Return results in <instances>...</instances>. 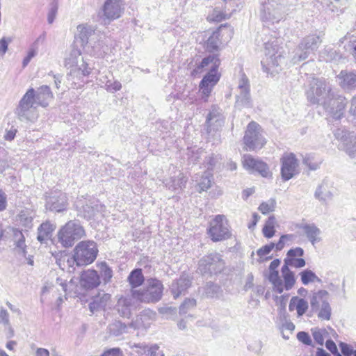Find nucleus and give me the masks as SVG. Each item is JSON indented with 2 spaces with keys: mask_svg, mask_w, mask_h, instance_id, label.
Returning <instances> with one entry per match:
<instances>
[{
  "mask_svg": "<svg viewBox=\"0 0 356 356\" xmlns=\"http://www.w3.org/2000/svg\"><path fill=\"white\" fill-rule=\"evenodd\" d=\"M332 196V192L328 189L327 184L324 181L317 187L314 193L315 198L321 202L331 200Z\"/></svg>",
  "mask_w": 356,
  "mask_h": 356,
  "instance_id": "58836bf2",
  "label": "nucleus"
},
{
  "mask_svg": "<svg viewBox=\"0 0 356 356\" xmlns=\"http://www.w3.org/2000/svg\"><path fill=\"white\" fill-rule=\"evenodd\" d=\"M309 305L307 300L300 298L297 296L292 297L290 300L289 309V311L296 310L298 316H302L308 309Z\"/></svg>",
  "mask_w": 356,
  "mask_h": 356,
  "instance_id": "c9c22d12",
  "label": "nucleus"
},
{
  "mask_svg": "<svg viewBox=\"0 0 356 356\" xmlns=\"http://www.w3.org/2000/svg\"><path fill=\"white\" fill-rule=\"evenodd\" d=\"M111 78H113V74L111 73V71L108 70L107 69H104L103 71L99 72L97 80L100 82L101 84H102V86L105 83H107L108 79H110Z\"/></svg>",
  "mask_w": 356,
  "mask_h": 356,
  "instance_id": "338daca9",
  "label": "nucleus"
},
{
  "mask_svg": "<svg viewBox=\"0 0 356 356\" xmlns=\"http://www.w3.org/2000/svg\"><path fill=\"white\" fill-rule=\"evenodd\" d=\"M78 38L81 40V45L86 47L92 40L97 39L100 32L95 27L88 24H80L77 26Z\"/></svg>",
  "mask_w": 356,
  "mask_h": 356,
  "instance_id": "b1692460",
  "label": "nucleus"
},
{
  "mask_svg": "<svg viewBox=\"0 0 356 356\" xmlns=\"http://www.w3.org/2000/svg\"><path fill=\"white\" fill-rule=\"evenodd\" d=\"M207 234L213 242L223 241L232 236L231 227L225 215L218 214L210 221Z\"/></svg>",
  "mask_w": 356,
  "mask_h": 356,
  "instance_id": "0eeeda50",
  "label": "nucleus"
},
{
  "mask_svg": "<svg viewBox=\"0 0 356 356\" xmlns=\"http://www.w3.org/2000/svg\"><path fill=\"white\" fill-rule=\"evenodd\" d=\"M72 261L76 266H86L92 263L97 257L98 250L93 241H81L74 250Z\"/></svg>",
  "mask_w": 356,
  "mask_h": 356,
  "instance_id": "9d476101",
  "label": "nucleus"
},
{
  "mask_svg": "<svg viewBox=\"0 0 356 356\" xmlns=\"http://www.w3.org/2000/svg\"><path fill=\"white\" fill-rule=\"evenodd\" d=\"M328 292L325 290H319L313 292L309 296V302L312 311L316 312L324 301H327Z\"/></svg>",
  "mask_w": 356,
  "mask_h": 356,
  "instance_id": "72a5a7b5",
  "label": "nucleus"
},
{
  "mask_svg": "<svg viewBox=\"0 0 356 356\" xmlns=\"http://www.w3.org/2000/svg\"><path fill=\"white\" fill-rule=\"evenodd\" d=\"M245 149L254 151L261 149L266 141L261 134V127L259 124L252 121L247 127L243 137Z\"/></svg>",
  "mask_w": 356,
  "mask_h": 356,
  "instance_id": "f8f14e48",
  "label": "nucleus"
},
{
  "mask_svg": "<svg viewBox=\"0 0 356 356\" xmlns=\"http://www.w3.org/2000/svg\"><path fill=\"white\" fill-rule=\"evenodd\" d=\"M154 316L155 313L152 310H144L129 324V327L134 330H146L149 327Z\"/></svg>",
  "mask_w": 356,
  "mask_h": 356,
  "instance_id": "393cba45",
  "label": "nucleus"
},
{
  "mask_svg": "<svg viewBox=\"0 0 356 356\" xmlns=\"http://www.w3.org/2000/svg\"><path fill=\"white\" fill-rule=\"evenodd\" d=\"M268 280L272 283L274 291L278 293H282L283 292L284 284H283V282L279 276L278 271L270 273L268 275Z\"/></svg>",
  "mask_w": 356,
  "mask_h": 356,
  "instance_id": "c03bdc74",
  "label": "nucleus"
},
{
  "mask_svg": "<svg viewBox=\"0 0 356 356\" xmlns=\"http://www.w3.org/2000/svg\"><path fill=\"white\" fill-rule=\"evenodd\" d=\"M191 279L190 277L183 273L179 278L174 280L170 286V290L175 299H177L181 295H185L188 288L191 286Z\"/></svg>",
  "mask_w": 356,
  "mask_h": 356,
  "instance_id": "5701e85b",
  "label": "nucleus"
},
{
  "mask_svg": "<svg viewBox=\"0 0 356 356\" xmlns=\"http://www.w3.org/2000/svg\"><path fill=\"white\" fill-rule=\"evenodd\" d=\"M35 100V90L33 88H31L20 99L15 112L20 121L31 120L29 116L30 109L36 108L38 106Z\"/></svg>",
  "mask_w": 356,
  "mask_h": 356,
  "instance_id": "2eb2a0df",
  "label": "nucleus"
},
{
  "mask_svg": "<svg viewBox=\"0 0 356 356\" xmlns=\"http://www.w3.org/2000/svg\"><path fill=\"white\" fill-rule=\"evenodd\" d=\"M301 281L304 285L311 282H321V280L311 270L306 269L300 273Z\"/></svg>",
  "mask_w": 356,
  "mask_h": 356,
  "instance_id": "a18cd8bd",
  "label": "nucleus"
},
{
  "mask_svg": "<svg viewBox=\"0 0 356 356\" xmlns=\"http://www.w3.org/2000/svg\"><path fill=\"white\" fill-rule=\"evenodd\" d=\"M281 175L284 181H288L298 173V163L296 155L286 154L281 158Z\"/></svg>",
  "mask_w": 356,
  "mask_h": 356,
  "instance_id": "aec40b11",
  "label": "nucleus"
},
{
  "mask_svg": "<svg viewBox=\"0 0 356 356\" xmlns=\"http://www.w3.org/2000/svg\"><path fill=\"white\" fill-rule=\"evenodd\" d=\"M235 106L238 108L252 106L249 80L245 74L238 81Z\"/></svg>",
  "mask_w": 356,
  "mask_h": 356,
  "instance_id": "dca6fc26",
  "label": "nucleus"
},
{
  "mask_svg": "<svg viewBox=\"0 0 356 356\" xmlns=\"http://www.w3.org/2000/svg\"><path fill=\"white\" fill-rule=\"evenodd\" d=\"M225 267L222 256L218 252H211L202 257L198 262L197 270L202 275L221 273Z\"/></svg>",
  "mask_w": 356,
  "mask_h": 356,
  "instance_id": "9b49d317",
  "label": "nucleus"
},
{
  "mask_svg": "<svg viewBox=\"0 0 356 356\" xmlns=\"http://www.w3.org/2000/svg\"><path fill=\"white\" fill-rule=\"evenodd\" d=\"M319 309L317 311L318 317L321 320L328 321L330 319L332 309L328 301H324L320 306Z\"/></svg>",
  "mask_w": 356,
  "mask_h": 356,
  "instance_id": "8fccbe9b",
  "label": "nucleus"
},
{
  "mask_svg": "<svg viewBox=\"0 0 356 356\" xmlns=\"http://www.w3.org/2000/svg\"><path fill=\"white\" fill-rule=\"evenodd\" d=\"M186 182L187 178L181 172H179L177 175H175L163 180L165 186L172 191L181 190L182 188L185 187Z\"/></svg>",
  "mask_w": 356,
  "mask_h": 356,
  "instance_id": "2f4dec72",
  "label": "nucleus"
},
{
  "mask_svg": "<svg viewBox=\"0 0 356 356\" xmlns=\"http://www.w3.org/2000/svg\"><path fill=\"white\" fill-rule=\"evenodd\" d=\"M67 206V196L61 191L51 192L46 197L45 208L50 211L60 213L65 211Z\"/></svg>",
  "mask_w": 356,
  "mask_h": 356,
  "instance_id": "a211bd4d",
  "label": "nucleus"
},
{
  "mask_svg": "<svg viewBox=\"0 0 356 356\" xmlns=\"http://www.w3.org/2000/svg\"><path fill=\"white\" fill-rule=\"evenodd\" d=\"M281 44V40L275 37L270 38L264 43L265 56L261 63L265 72L273 74L281 70L285 60L284 51L280 46Z\"/></svg>",
  "mask_w": 356,
  "mask_h": 356,
  "instance_id": "f03ea898",
  "label": "nucleus"
},
{
  "mask_svg": "<svg viewBox=\"0 0 356 356\" xmlns=\"http://www.w3.org/2000/svg\"><path fill=\"white\" fill-rule=\"evenodd\" d=\"M33 218V212L28 210L21 211L17 216L19 224L28 229L32 228Z\"/></svg>",
  "mask_w": 356,
  "mask_h": 356,
  "instance_id": "4c0bfd02",
  "label": "nucleus"
},
{
  "mask_svg": "<svg viewBox=\"0 0 356 356\" xmlns=\"http://www.w3.org/2000/svg\"><path fill=\"white\" fill-rule=\"evenodd\" d=\"M339 86L345 90L356 88V71L341 70L337 75Z\"/></svg>",
  "mask_w": 356,
  "mask_h": 356,
  "instance_id": "c85d7f7f",
  "label": "nucleus"
},
{
  "mask_svg": "<svg viewBox=\"0 0 356 356\" xmlns=\"http://www.w3.org/2000/svg\"><path fill=\"white\" fill-rule=\"evenodd\" d=\"M85 236V230L79 220H72L60 227L57 234L58 242L63 248L74 245L76 241Z\"/></svg>",
  "mask_w": 356,
  "mask_h": 356,
  "instance_id": "39448f33",
  "label": "nucleus"
},
{
  "mask_svg": "<svg viewBox=\"0 0 356 356\" xmlns=\"http://www.w3.org/2000/svg\"><path fill=\"white\" fill-rule=\"evenodd\" d=\"M0 326L3 327L6 338L13 337L15 332L10 323V314L2 306L0 307Z\"/></svg>",
  "mask_w": 356,
  "mask_h": 356,
  "instance_id": "f704fd0d",
  "label": "nucleus"
},
{
  "mask_svg": "<svg viewBox=\"0 0 356 356\" xmlns=\"http://www.w3.org/2000/svg\"><path fill=\"white\" fill-rule=\"evenodd\" d=\"M242 164L243 167L250 173L258 172L266 178L272 176V173L270 172L268 165L250 154H245L243 156Z\"/></svg>",
  "mask_w": 356,
  "mask_h": 356,
  "instance_id": "f3484780",
  "label": "nucleus"
},
{
  "mask_svg": "<svg viewBox=\"0 0 356 356\" xmlns=\"http://www.w3.org/2000/svg\"><path fill=\"white\" fill-rule=\"evenodd\" d=\"M335 138L341 141V147L352 159L356 158V134L345 128H338L334 131Z\"/></svg>",
  "mask_w": 356,
  "mask_h": 356,
  "instance_id": "4468645a",
  "label": "nucleus"
},
{
  "mask_svg": "<svg viewBox=\"0 0 356 356\" xmlns=\"http://www.w3.org/2000/svg\"><path fill=\"white\" fill-rule=\"evenodd\" d=\"M217 162L218 157L217 156H215L213 154L206 157L204 161V165L207 168L206 172H211V171L213 170V167L216 165Z\"/></svg>",
  "mask_w": 356,
  "mask_h": 356,
  "instance_id": "680f3d73",
  "label": "nucleus"
},
{
  "mask_svg": "<svg viewBox=\"0 0 356 356\" xmlns=\"http://www.w3.org/2000/svg\"><path fill=\"white\" fill-rule=\"evenodd\" d=\"M283 278L284 282V289L286 291L291 289L296 282L293 273L290 272L284 275Z\"/></svg>",
  "mask_w": 356,
  "mask_h": 356,
  "instance_id": "69168bd1",
  "label": "nucleus"
},
{
  "mask_svg": "<svg viewBox=\"0 0 356 356\" xmlns=\"http://www.w3.org/2000/svg\"><path fill=\"white\" fill-rule=\"evenodd\" d=\"M134 309L133 298L131 297H121L118 299L114 309L124 318H130Z\"/></svg>",
  "mask_w": 356,
  "mask_h": 356,
  "instance_id": "7c9ffc66",
  "label": "nucleus"
},
{
  "mask_svg": "<svg viewBox=\"0 0 356 356\" xmlns=\"http://www.w3.org/2000/svg\"><path fill=\"white\" fill-rule=\"evenodd\" d=\"M220 29H217L211 33L206 42V48L209 51H216L221 44Z\"/></svg>",
  "mask_w": 356,
  "mask_h": 356,
  "instance_id": "a19ab883",
  "label": "nucleus"
},
{
  "mask_svg": "<svg viewBox=\"0 0 356 356\" xmlns=\"http://www.w3.org/2000/svg\"><path fill=\"white\" fill-rule=\"evenodd\" d=\"M129 328H130L129 325H127L120 321H115L108 325L110 334L115 337H118L123 333L127 332Z\"/></svg>",
  "mask_w": 356,
  "mask_h": 356,
  "instance_id": "37998d69",
  "label": "nucleus"
},
{
  "mask_svg": "<svg viewBox=\"0 0 356 356\" xmlns=\"http://www.w3.org/2000/svg\"><path fill=\"white\" fill-rule=\"evenodd\" d=\"M220 286L211 282H209L204 287V292L207 298H213L218 296L220 291Z\"/></svg>",
  "mask_w": 356,
  "mask_h": 356,
  "instance_id": "864d4df0",
  "label": "nucleus"
},
{
  "mask_svg": "<svg viewBox=\"0 0 356 356\" xmlns=\"http://www.w3.org/2000/svg\"><path fill=\"white\" fill-rule=\"evenodd\" d=\"M101 283L100 277L97 271L88 269L82 273L80 279L81 286L86 289L97 288Z\"/></svg>",
  "mask_w": 356,
  "mask_h": 356,
  "instance_id": "a878e982",
  "label": "nucleus"
},
{
  "mask_svg": "<svg viewBox=\"0 0 356 356\" xmlns=\"http://www.w3.org/2000/svg\"><path fill=\"white\" fill-rule=\"evenodd\" d=\"M53 98L54 95L50 88L47 85H43L35 90V101L38 106L47 107Z\"/></svg>",
  "mask_w": 356,
  "mask_h": 356,
  "instance_id": "473e14b6",
  "label": "nucleus"
},
{
  "mask_svg": "<svg viewBox=\"0 0 356 356\" xmlns=\"http://www.w3.org/2000/svg\"><path fill=\"white\" fill-rule=\"evenodd\" d=\"M320 37L316 34L303 38L292 52L291 62L293 64L305 60L311 54L316 51L321 43Z\"/></svg>",
  "mask_w": 356,
  "mask_h": 356,
  "instance_id": "6e6552de",
  "label": "nucleus"
},
{
  "mask_svg": "<svg viewBox=\"0 0 356 356\" xmlns=\"http://www.w3.org/2000/svg\"><path fill=\"white\" fill-rule=\"evenodd\" d=\"M323 54L327 56L325 58L327 61H337L341 58V56L332 48L325 49Z\"/></svg>",
  "mask_w": 356,
  "mask_h": 356,
  "instance_id": "0e129e2a",
  "label": "nucleus"
},
{
  "mask_svg": "<svg viewBox=\"0 0 356 356\" xmlns=\"http://www.w3.org/2000/svg\"><path fill=\"white\" fill-rule=\"evenodd\" d=\"M274 247H275V243H270L269 244L265 245L263 247H261V248H259L257 250V254L259 257H261V258L264 257L266 255L268 254L272 251V250L274 248Z\"/></svg>",
  "mask_w": 356,
  "mask_h": 356,
  "instance_id": "774afa93",
  "label": "nucleus"
},
{
  "mask_svg": "<svg viewBox=\"0 0 356 356\" xmlns=\"http://www.w3.org/2000/svg\"><path fill=\"white\" fill-rule=\"evenodd\" d=\"M101 277L104 284L109 283L113 277V270L106 262H101L99 265Z\"/></svg>",
  "mask_w": 356,
  "mask_h": 356,
  "instance_id": "49530a36",
  "label": "nucleus"
},
{
  "mask_svg": "<svg viewBox=\"0 0 356 356\" xmlns=\"http://www.w3.org/2000/svg\"><path fill=\"white\" fill-rule=\"evenodd\" d=\"M220 60L218 55L212 54L204 58L201 62L196 63V66L192 70V75H196L202 73L204 70H209L200 83V92L202 93V98L207 102L213 87L217 84L220 79V75L218 74V69L220 66Z\"/></svg>",
  "mask_w": 356,
  "mask_h": 356,
  "instance_id": "f257e3e1",
  "label": "nucleus"
},
{
  "mask_svg": "<svg viewBox=\"0 0 356 356\" xmlns=\"http://www.w3.org/2000/svg\"><path fill=\"white\" fill-rule=\"evenodd\" d=\"M231 15V13H227L226 10L224 12H221L220 10H218L217 9H214L213 10V13L211 15H210L208 18L210 20L216 21V22H220L227 17H229Z\"/></svg>",
  "mask_w": 356,
  "mask_h": 356,
  "instance_id": "bf43d9fd",
  "label": "nucleus"
},
{
  "mask_svg": "<svg viewBox=\"0 0 356 356\" xmlns=\"http://www.w3.org/2000/svg\"><path fill=\"white\" fill-rule=\"evenodd\" d=\"M282 6L275 1L266 2L261 10V18L264 22L272 24L279 22L282 19Z\"/></svg>",
  "mask_w": 356,
  "mask_h": 356,
  "instance_id": "6ab92c4d",
  "label": "nucleus"
},
{
  "mask_svg": "<svg viewBox=\"0 0 356 356\" xmlns=\"http://www.w3.org/2000/svg\"><path fill=\"white\" fill-rule=\"evenodd\" d=\"M104 35L99 33L97 39L92 40L87 45V51L97 57H103L108 51V47L104 41Z\"/></svg>",
  "mask_w": 356,
  "mask_h": 356,
  "instance_id": "bb28decb",
  "label": "nucleus"
},
{
  "mask_svg": "<svg viewBox=\"0 0 356 356\" xmlns=\"http://www.w3.org/2000/svg\"><path fill=\"white\" fill-rule=\"evenodd\" d=\"M56 228V224L49 220L42 222L37 230V240L42 244H47L48 241L51 238Z\"/></svg>",
  "mask_w": 356,
  "mask_h": 356,
  "instance_id": "c756f323",
  "label": "nucleus"
},
{
  "mask_svg": "<svg viewBox=\"0 0 356 356\" xmlns=\"http://www.w3.org/2000/svg\"><path fill=\"white\" fill-rule=\"evenodd\" d=\"M212 175L209 172H205L198 183L200 191H205L211 187Z\"/></svg>",
  "mask_w": 356,
  "mask_h": 356,
  "instance_id": "6e6d98bb",
  "label": "nucleus"
},
{
  "mask_svg": "<svg viewBox=\"0 0 356 356\" xmlns=\"http://www.w3.org/2000/svg\"><path fill=\"white\" fill-rule=\"evenodd\" d=\"M275 204V200L274 199H270L268 202H262L259 207V210L263 214H267L269 212L274 211Z\"/></svg>",
  "mask_w": 356,
  "mask_h": 356,
  "instance_id": "13d9d810",
  "label": "nucleus"
},
{
  "mask_svg": "<svg viewBox=\"0 0 356 356\" xmlns=\"http://www.w3.org/2000/svg\"><path fill=\"white\" fill-rule=\"evenodd\" d=\"M134 347L137 348L136 352L144 356H156L159 346L156 344L148 346L145 343H135Z\"/></svg>",
  "mask_w": 356,
  "mask_h": 356,
  "instance_id": "ea45409f",
  "label": "nucleus"
},
{
  "mask_svg": "<svg viewBox=\"0 0 356 356\" xmlns=\"http://www.w3.org/2000/svg\"><path fill=\"white\" fill-rule=\"evenodd\" d=\"M144 280L142 270L140 268L133 270L128 277V281L132 288H136L142 285Z\"/></svg>",
  "mask_w": 356,
  "mask_h": 356,
  "instance_id": "79ce46f5",
  "label": "nucleus"
},
{
  "mask_svg": "<svg viewBox=\"0 0 356 356\" xmlns=\"http://www.w3.org/2000/svg\"><path fill=\"white\" fill-rule=\"evenodd\" d=\"M65 65L71 69L67 74V79L73 81L74 88H78L80 86V84L76 86L77 83L74 80L76 79L83 83L82 79L88 76L92 70L84 60L81 51L74 47L72 48L68 56L65 58Z\"/></svg>",
  "mask_w": 356,
  "mask_h": 356,
  "instance_id": "7ed1b4c3",
  "label": "nucleus"
},
{
  "mask_svg": "<svg viewBox=\"0 0 356 356\" xmlns=\"http://www.w3.org/2000/svg\"><path fill=\"white\" fill-rule=\"evenodd\" d=\"M163 291L162 282L156 279L147 280L145 287L142 290H131L133 298L145 303H154L161 299Z\"/></svg>",
  "mask_w": 356,
  "mask_h": 356,
  "instance_id": "423d86ee",
  "label": "nucleus"
},
{
  "mask_svg": "<svg viewBox=\"0 0 356 356\" xmlns=\"http://www.w3.org/2000/svg\"><path fill=\"white\" fill-rule=\"evenodd\" d=\"M203 152H204V151L201 148H198V149L188 148L187 154L188 156L189 162L193 163H196L197 161H199Z\"/></svg>",
  "mask_w": 356,
  "mask_h": 356,
  "instance_id": "4d7b16f0",
  "label": "nucleus"
},
{
  "mask_svg": "<svg viewBox=\"0 0 356 356\" xmlns=\"http://www.w3.org/2000/svg\"><path fill=\"white\" fill-rule=\"evenodd\" d=\"M224 120L221 109L216 105L212 106L206 120L207 133L210 134L212 131H218L223 126Z\"/></svg>",
  "mask_w": 356,
  "mask_h": 356,
  "instance_id": "4be33fe9",
  "label": "nucleus"
},
{
  "mask_svg": "<svg viewBox=\"0 0 356 356\" xmlns=\"http://www.w3.org/2000/svg\"><path fill=\"white\" fill-rule=\"evenodd\" d=\"M123 11V0H105L97 16L102 23L106 24L120 17Z\"/></svg>",
  "mask_w": 356,
  "mask_h": 356,
  "instance_id": "ddd939ff",
  "label": "nucleus"
},
{
  "mask_svg": "<svg viewBox=\"0 0 356 356\" xmlns=\"http://www.w3.org/2000/svg\"><path fill=\"white\" fill-rule=\"evenodd\" d=\"M13 241L18 253L26 257V245L25 243V237L22 232L17 228H13Z\"/></svg>",
  "mask_w": 356,
  "mask_h": 356,
  "instance_id": "e433bc0d",
  "label": "nucleus"
},
{
  "mask_svg": "<svg viewBox=\"0 0 356 356\" xmlns=\"http://www.w3.org/2000/svg\"><path fill=\"white\" fill-rule=\"evenodd\" d=\"M321 163V159L316 160L315 158L311 155H306L303 158V163L311 170H316L318 169Z\"/></svg>",
  "mask_w": 356,
  "mask_h": 356,
  "instance_id": "5fc2aeb1",
  "label": "nucleus"
},
{
  "mask_svg": "<svg viewBox=\"0 0 356 356\" xmlns=\"http://www.w3.org/2000/svg\"><path fill=\"white\" fill-rule=\"evenodd\" d=\"M58 11V1L57 0H54V1L51 3L50 8L48 12L47 15V21L49 24H52L56 18V14Z\"/></svg>",
  "mask_w": 356,
  "mask_h": 356,
  "instance_id": "e2e57ef3",
  "label": "nucleus"
},
{
  "mask_svg": "<svg viewBox=\"0 0 356 356\" xmlns=\"http://www.w3.org/2000/svg\"><path fill=\"white\" fill-rule=\"evenodd\" d=\"M327 334V332L325 329H316L312 332L314 341L321 346L323 345L324 338Z\"/></svg>",
  "mask_w": 356,
  "mask_h": 356,
  "instance_id": "052dcab7",
  "label": "nucleus"
},
{
  "mask_svg": "<svg viewBox=\"0 0 356 356\" xmlns=\"http://www.w3.org/2000/svg\"><path fill=\"white\" fill-rule=\"evenodd\" d=\"M77 216L87 220L98 218L104 211V206L95 198L86 199L83 197L77 198L74 202Z\"/></svg>",
  "mask_w": 356,
  "mask_h": 356,
  "instance_id": "1a4fd4ad",
  "label": "nucleus"
},
{
  "mask_svg": "<svg viewBox=\"0 0 356 356\" xmlns=\"http://www.w3.org/2000/svg\"><path fill=\"white\" fill-rule=\"evenodd\" d=\"M275 217L273 216H270L265 225L263 227L262 232L264 236L267 238H272L275 232L274 225H275Z\"/></svg>",
  "mask_w": 356,
  "mask_h": 356,
  "instance_id": "de8ad7c7",
  "label": "nucleus"
},
{
  "mask_svg": "<svg viewBox=\"0 0 356 356\" xmlns=\"http://www.w3.org/2000/svg\"><path fill=\"white\" fill-rule=\"evenodd\" d=\"M296 227L304 232L308 241L314 245L321 241V231L314 223H300Z\"/></svg>",
  "mask_w": 356,
  "mask_h": 356,
  "instance_id": "cd10ccee",
  "label": "nucleus"
},
{
  "mask_svg": "<svg viewBox=\"0 0 356 356\" xmlns=\"http://www.w3.org/2000/svg\"><path fill=\"white\" fill-rule=\"evenodd\" d=\"M264 343L260 339H254L248 345V350L254 353L257 356H263L262 348Z\"/></svg>",
  "mask_w": 356,
  "mask_h": 356,
  "instance_id": "603ef678",
  "label": "nucleus"
},
{
  "mask_svg": "<svg viewBox=\"0 0 356 356\" xmlns=\"http://www.w3.org/2000/svg\"><path fill=\"white\" fill-rule=\"evenodd\" d=\"M197 305L196 300L194 298H186L179 306V314H186L190 311L194 309Z\"/></svg>",
  "mask_w": 356,
  "mask_h": 356,
  "instance_id": "09e8293b",
  "label": "nucleus"
},
{
  "mask_svg": "<svg viewBox=\"0 0 356 356\" xmlns=\"http://www.w3.org/2000/svg\"><path fill=\"white\" fill-rule=\"evenodd\" d=\"M328 106L323 108L335 120L341 119L344 114L347 100L345 97L333 93V96L327 101Z\"/></svg>",
  "mask_w": 356,
  "mask_h": 356,
  "instance_id": "412c9836",
  "label": "nucleus"
},
{
  "mask_svg": "<svg viewBox=\"0 0 356 356\" xmlns=\"http://www.w3.org/2000/svg\"><path fill=\"white\" fill-rule=\"evenodd\" d=\"M334 92L331 85L325 79L313 78L305 93L307 99L311 104L327 107V101L333 96Z\"/></svg>",
  "mask_w": 356,
  "mask_h": 356,
  "instance_id": "20e7f679",
  "label": "nucleus"
},
{
  "mask_svg": "<svg viewBox=\"0 0 356 356\" xmlns=\"http://www.w3.org/2000/svg\"><path fill=\"white\" fill-rule=\"evenodd\" d=\"M328 6L332 12L337 13V15H339V13H343L344 9L347 6V2L346 0H330Z\"/></svg>",
  "mask_w": 356,
  "mask_h": 356,
  "instance_id": "3c124183",
  "label": "nucleus"
}]
</instances>
